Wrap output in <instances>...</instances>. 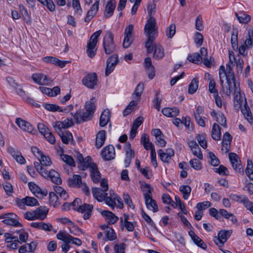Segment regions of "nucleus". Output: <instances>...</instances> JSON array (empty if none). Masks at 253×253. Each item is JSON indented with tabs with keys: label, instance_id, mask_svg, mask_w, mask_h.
I'll return each mask as SVG.
<instances>
[{
	"label": "nucleus",
	"instance_id": "obj_1",
	"mask_svg": "<svg viewBox=\"0 0 253 253\" xmlns=\"http://www.w3.org/2000/svg\"><path fill=\"white\" fill-rule=\"evenodd\" d=\"M96 99L92 97L89 101H86L84 105L85 111L78 110L74 115V118L77 124L88 121L93 117L96 109Z\"/></svg>",
	"mask_w": 253,
	"mask_h": 253
},
{
	"label": "nucleus",
	"instance_id": "obj_2",
	"mask_svg": "<svg viewBox=\"0 0 253 253\" xmlns=\"http://www.w3.org/2000/svg\"><path fill=\"white\" fill-rule=\"evenodd\" d=\"M156 22L155 19L150 17L144 27V33L148 36L145 42V47L147 52L151 53L153 50V43L157 36Z\"/></svg>",
	"mask_w": 253,
	"mask_h": 253
},
{
	"label": "nucleus",
	"instance_id": "obj_3",
	"mask_svg": "<svg viewBox=\"0 0 253 253\" xmlns=\"http://www.w3.org/2000/svg\"><path fill=\"white\" fill-rule=\"evenodd\" d=\"M144 188L147 190V192L143 194L147 208L154 212H157L158 211V207L155 200L152 199V188L149 184H145L144 185Z\"/></svg>",
	"mask_w": 253,
	"mask_h": 253
},
{
	"label": "nucleus",
	"instance_id": "obj_4",
	"mask_svg": "<svg viewBox=\"0 0 253 253\" xmlns=\"http://www.w3.org/2000/svg\"><path fill=\"white\" fill-rule=\"evenodd\" d=\"M102 31L98 30L94 33L90 37L86 46V52L88 56L92 58L96 54L97 48L96 46L98 42V39L100 36Z\"/></svg>",
	"mask_w": 253,
	"mask_h": 253
},
{
	"label": "nucleus",
	"instance_id": "obj_5",
	"mask_svg": "<svg viewBox=\"0 0 253 253\" xmlns=\"http://www.w3.org/2000/svg\"><path fill=\"white\" fill-rule=\"evenodd\" d=\"M234 89V106L238 111L240 108L247 103L246 98L244 94H241L240 88L237 86L236 84L233 85Z\"/></svg>",
	"mask_w": 253,
	"mask_h": 253
},
{
	"label": "nucleus",
	"instance_id": "obj_6",
	"mask_svg": "<svg viewBox=\"0 0 253 253\" xmlns=\"http://www.w3.org/2000/svg\"><path fill=\"white\" fill-rule=\"evenodd\" d=\"M103 45L106 54L113 53L116 49V45L114 42V35L111 31H107L104 37Z\"/></svg>",
	"mask_w": 253,
	"mask_h": 253
},
{
	"label": "nucleus",
	"instance_id": "obj_7",
	"mask_svg": "<svg viewBox=\"0 0 253 253\" xmlns=\"http://www.w3.org/2000/svg\"><path fill=\"white\" fill-rule=\"evenodd\" d=\"M4 224L15 227H21L22 224L17 220V216L13 213H8L0 216Z\"/></svg>",
	"mask_w": 253,
	"mask_h": 253
},
{
	"label": "nucleus",
	"instance_id": "obj_8",
	"mask_svg": "<svg viewBox=\"0 0 253 253\" xmlns=\"http://www.w3.org/2000/svg\"><path fill=\"white\" fill-rule=\"evenodd\" d=\"M56 237L58 240L63 241L64 242H72L77 246H80L82 244V241L80 239L72 236L65 230H60L56 235Z\"/></svg>",
	"mask_w": 253,
	"mask_h": 253
},
{
	"label": "nucleus",
	"instance_id": "obj_9",
	"mask_svg": "<svg viewBox=\"0 0 253 253\" xmlns=\"http://www.w3.org/2000/svg\"><path fill=\"white\" fill-rule=\"evenodd\" d=\"M41 173L42 176L46 179H50L52 182L57 184L61 183L62 180L59 174L54 169H51L49 171L44 170L41 171Z\"/></svg>",
	"mask_w": 253,
	"mask_h": 253
},
{
	"label": "nucleus",
	"instance_id": "obj_10",
	"mask_svg": "<svg viewBox=\"0 0 253 253\" xmlns=\"http://www.w3.org/2000/svg\"><path fill=\"white\" fill-rule=\"evenodd\" d=\"M229 158L234 169L242 174H244V169L238 155L235 153H230Z\"/></svg>",
	"mask_w": 253,
	"mask_h": 253
},
{
	"label": "nucleus",
	"instance_id": "obj_11",
	"mask_svg": "<svg viewBox=\"0 0 253 253\" xmlns=\"http://www.w3.org/2000/svg\"><path fill=\"white\" fill-rule=\"evenodd\" d=\"M16 202L17 205L21 209H23L25 205L30 207L39 205V203L36 198L29 196L22 199H17Z\"/></svg>",
	"mask_w": 253,
	"mask_h": 253
},
{
	"label": "nucleus",
	"instance_id": "obj_12",
	"mask_svg": "<svg viewBox=\"0 0 253 253\" xmlns=\"http://www.w3.org/2000/svg\"><path fill=\"white\" fill-rule=\"evenodd\" d=\"M15 123L21 129L31 134H35L36 132V130L30 123L21 118H17Z\"/></svg>",
	"mask_w": 253,
	"mask_h": 253
},
{
	"label": "nucleus",
	"instance_id": "obj_13",
	"mask_svg": "<svg viewBox=\"0 0 253 253\" xmlns=\"http://www.w3.org/2000/svg\"><path fill=\"white\" fill-rule=\"evenodd\" d=\"M230 230H221L218 233V237H215L214 242L219 247H222L231 234Z\"/></svg>",
	"mask_w": 253,
	"mask_h": 253
},
{
	"label": "nucleus",
	"instance_id": "obj_14",
	"mask_svg": "<svg viewBox=\"0 0 253 253\" xmlns=\"http://www.w3.org/2000/svg\"><path fill=\"white\" fill-rule=\"evenodd\" d=\"M229 198L235 202L242 203L244 206L248 210L251 205H252V202L250 201L246 195H238L234 194H231L229 196Z\"/></svg>",
	"mask_w": 253,
	"mask_h": 253
},
{
	"label": "nucleus",
	"instance_id": "obj_15",
	"mask_svg": "<svg viewBox=\"0 0 253 253\" xmlns=\"http://www.w3.org/2000/svg\"><path fill=\"white\" fill-rule=\"evenodd\" d=\"M97 77L95 73L89 74L83 79V84L90 88H94L97 85Z\"/></svg>",
	"mask_w": 253,
	"mask_h": 253
},
{
	"label": "nucleus",
	"instance_id": "obj_16",
	"mask_svg": "<svg viewBox=\"0 0 253 253\" xmlns=\"http://www.w3.org/2000/svg\"><path fill=\"white\" fill-rule=\"evenodd\" d=\"M32 79L36 83L40 85H48L52 82L46 75L40 73L33 74Z\"/></svg>",
	"mask_w": 253,
	"mask_h": 253
},
{
	"label": "nucleus",
	"instance_id": "obj_17",
	"mask_svg": "<svg viewBox=\"0 0 253 253\" xmlns=\"http://www.w3.org/2000/svg\"><path fill=\"white\" fill-rule=\"evenodd\" d=\"M101 155L103 159L106 161L113 159L115 155L114 147L112 145L106 146L101 151Z\"/></svg>",
	"mask_w": 253,
	"mask_h": 253
},
{
	"label": "nucleus",
	"instance_id": "obj_18",
	"mask_svg": "<svg viewBox=\"0 0 253 253\" xmlns=\"http://www.w3.org/2000/svg\"><path fill=\"white\" fill-rule=\"evenodd\" d=\"M93 209V206L91 204H84L78 207L77 211L82 213H84L83 218L86 220L90 218Z\"/></svg>",
	"mask_w": 253,
	"mask_h": 253
},
{
	"label": "nucleus",
	"instance_id": "obj_19",
	"mask_svg": "<svg viewBox=\"0 0 253 253\" xmlns=\"http://www.w3.org/2000/svg\"><path fill=\"white\" fill-rule=\"evenodd\" d=\"M37 243L35 241L30 243H26L20 246L18 250L19 253H35L37 246Z\"/></svg>",
	"mask_w": 253,
	"mask_h": 253
},
{
	"label": "nucleus",
	"instance_id": "obj_20",
	"mask_svg": "<svg viewBox=\"0 0 253 253\" xmlns=\"http://www.w3.org/2000/svg\"><path fill=\"white\" fill-rule=\"evenodd\" d=\"M158 155L161 160L165 163H169L172 156L174 155V151L171 149L167 150V152H164L162 149L158 151Z\"/></svg>",
	"mask_w": 253,
	"mask_h": 253
},
{
	"label": "nucleus",
	"instance_id": "obj_21",
	"mask_svg": "<svg viewBox=\"0 0 253 253\" xmlns=\"http://www.w3.org/2000/svg\"><path fill=\"white\" fill-rule=\"evenodd\" d=\"M153 58L159 60L163 58L164 56V49L162 45L159 44L155 43L154 41L153 43Z\"/></svg>",
	"mask_w": 253,
	"mask_h": 253
},
{
	"label": "nucleus",
	"instance_id": "obj_22",
	"mask_svg": "<svg viewBox=\"0 0 253 253\" xmlns=\"http://www.w3.org/2000/svg\"><path fill=\"white\" fill-rule=\"evenodd\" d=\"M116 2L115 0H109L108 1L104 14V18H108L113 15L116 8Z\"/></svg>",
	"mask_w": 253,
	"mask_h": 253
},
{
	"label": "nucleus",
	"instance_id": "obj_23",
	"mask_svg": "<svg viewBox=\"0 0 253 253\" xmlns=\"http://www.w3.org/2000/svg\"><path fill=\"white\" fill-rule=\"evenodd\" d=\"M92 194L94 198L99 202H102L104 200L107 194L106 191L99 188H93L92 189Z\"/></svg>",
	"mask_w": 253,
	"mask_h": 253
},
{
	"label": "nucleus",
	"instance_id": "obj_24",
	"mask_svg": "<svg viewBox=\"0 0 253 253\" xmlns=\"http://www.w3.org/2000/svg\"><path fill=\"white\" fill-rule=\"evenodd\" d=\"M43 62L48 63H52L60 68L64 67L66 63V61H61L56 57L53 56H46L42 58Z\"/></svg>",
	"mask_w": 253,
	"mask_h": 253
},
{
	"label": "nucleus",
	"instance_id": "obj_25",
	"mask_svg": "<svg viewBox=\"0 0 253 253\" xmlns=\"http://www.w3.org/2000/svg\"><path fill=\"white\" fill-rule=\"evenodd\" d=\"M101 214L103 216L105 217L106 221L110 224H114L119 219L118 217L109 211H104L101 212Z\"/></svg>",
	"mask_w": 253,
	"mask_h": 253
},
{
	"label": "nucleus",
	"instance_id": "obj_26",
	"mask_svg": "<svg viewBox=\"0 0 253 253\" xmlns=\"http://www.w3.org/2000/svg\"><path fill=\"white\" fill-rule=\"evenodd\" d=\"M90 173L92 181L94 183H98L101 177V174L98 169L97 165L94 163L91 165Z\"/></svg>",
	"mask_w": 253,
	"mask_h": 253
},
{
	"label": "nucleus",
	"instance_id": "obj_27",
	"mask_svg": "<svg viewBox=\"0 0 253 253\" xmlns=\"http://www.w3.org/2000/svg\"><path fill=\"white\" fill-rule=\"evenodd\" d=\"M111 114L109 110L105 109L102 113L99 120V125L101 127H104L107 125L110 120Z\"/></svg>",
	"mask_w": 253,
	"mask_h": 253
},
{
	"label": "nucleus",
	"instance_id": "obj_28",
	"mask_svg": "<svg viewBox=\"0 0 253 253\" xmlns=\"http://www.w3.org/2000/svg\"><path fill=\"white\" fill-rule=\"evenodd\" d=\"M82 182L81 176L75 174L68 179V185L72 187L80 188L82 185Z\"/></svg>",
	"mask_w": 253,
	"mask_h": 253
},
{
	"label": "nucleus",
	"instance_id": "obj_29",
	"mask_svg": "<svg viewBox=\"0 0 253 253\" xmlns=\"http://www.w3.org/2000/svg\"><path fill=\"white\" fill-rule=\"evenodd\" d=\"M106 139V132L104 130H100L96 135V147L100 148L105 142Z\"/></svg>",
	"mask_w": 253,
	"mask_h": 253
},
{
	"label": "nucleus",
	"instance_id": "obj_30",
	"mask_svg": "<svg viewBox=\"0 0 253 253\" xmlns=\"http://www.w3.org/2000/svg\"><path fill=\"white\" fill-rule=\"evenodd\" d=\"M162 112L163 115L166 117H174L178 115L179 110L177 107H168L163 109Z\"/></svg>",
	"mask_w": 253,
	"mask_h": 253
},
{
	"label": "nucleus",
	"instance_id": "obj_31",
	"mask_svg": "<svg viewBox=\"0 0 253 253\" xmlns=\"http://www.w3.org/2000/svg\"><path fill=\"white\" fill-rule=\"evenodd\" d=\"M232 139V137L229 132H226L224 134L222 139V146L225 148L226 152L229 150Z\"/></svg>",
	"mask_w": 253,
	"mask_h": 253
},
{
	"label": "nucleus",
	"instance_id": "obj_32",
	"mask_svg": "<svg viewBox=\"0 0 253 253\" xmlns=\"http://www.w3.org/2000/svg\"><path fill=\"white\" fill-rule=\"evenodd\" d=\"M241 112L245 117V119L248 121L249 123L252 124L253 122V118L252 117V113L247 103L246 105L242 106L240 108Z\"/></svg>",
	"mask_w": 253,
	"mask_h": 253
},
{
	"label": "nucleus",
	"instance_id": "obj_33",
	"mask_svg": "<svg viewBox=\"0 0 253 253\" xmlns=\"http://www.w3.org/2000/svg\"><path fill=\"white\" fill-rule=\"evenodd\" d=\"M141 142L147 150H151L153 148H155L152 142H150L148 135L146 133H143L142 135Z\"/></svg>",
	"mask_w": 253,
	"mask_h": 253
},
{
	"label": "nucleus",
	"instance_id": "obj_34",
	"mask_svg": "<svg viewBox=\"0 0 253 253\" xmlns=\"http://www.w3.org/2000/svg\"><path fill=\"white\" fill-rule=\"evenodd\" d=\"M48 210L45 207H40L35 210L37 219L43 220L48 213Z\"/></svg>",
	"mask_w": 253,
	"mask_h": 253
},
{
	"label": "nucleus",
	"instance_id": "obj_35",
	"mask_svg": "<svg viewBox=\"0 0 253 253\" xmlns=\"http://www.w3.org/2000/svg\"><path fill=\"white\" fill-rule=\"evenodd\" d=\"M35 149L37 150V153L40 156V158H39V160L41 164L43 166H50L52 163L50 158L47 156H44L42 153L39 151L37 148H35Z\"/></svg>",
	"mask_w": 253,
	"mask_h": 253
},
{
	"label": "nucleus",
	"instance_id": "obj_36",
	"mask_svg": "<svg viewBox=\"0 0 253 253\" xmlns=\"http://www.w3.org/2000/svg\"><path fill=\"white\" fill-rule=\"evenodd\" d=\"M225 73L227 75V83L233 82V84L235 83V79L234 72L229 64L226 65Z\"/></svg>",
	"mask_w": 253,
	"mask_h": 253
},
{
	"label": "nucleus",
	"instance_id": "obj_37",
	"mask_svg": "<svg viewBox=\"0 0 253 253\" xmlns=\"http://www.w3.org/2000/svg\"><path fill=\"white\" fill-rule=\"evenodd\" d=\"M211 137L215 140H219L221 137L220 127L216 123H214L212 126Z\"/></svg>",
	"mask_w": 253,
	"mask_h": 253
},
{
	"label": "nucleus",
	"instance_id": "obj_38",
	"mask_svg": "<svg viewBox=\"0 0 253 253\" xmlns=\"http://www.w3.org/2000/svg\"><path fill=\"white\" fill-rule=\"evenodd\" d=\"M200 52L201 60L203 61L204 65L207 67H211V62L207 58L208 53L207 49L205 47H202Z\"/></svg>",
	"mask_w": 253,
	"mask_h": 253
},
{
	"label": "nucleus",
	"instance_id": "obj_39",
	"mask_svg": "<svg viewBox=\"0 0 253 253\" xmlns=\"http://www.w3.org/2000/svg\"><path fill=\"white\" fill-rule=\"evenodd\" d=\"M91 160L92 159L90 156H87L85 158H84V161L79 163V169L84 170L88 167L91 169V165L93 163L91 162Z\"/></svg>",
	"mask_w": 253,
	"mask_h": 253
},
{
	"label": "nucleus",
	"instance_id": "obj_40",
	"mask_svg": "<svg viewBox=\"0 0 253 253\" xmlns=\"http://www.w3.org/2000/svg\"><path fill=\"white\" fill-rule=\"evenodd\" d=\"M245 44L247 48H250L253 46V28L249 30L248 35L245 41Z\"/></svg>",
	"mask_w": 253,
	"mask_h": 253
},
{
	"label": "nucleus",
	"instance_id": "obj_41",
	"mask_svg": "<svg viewBox=\"0 0 253 253\" xmlns=\"http://www.w3.org/2000/svg\"><path fill=\"white\" fill-rule=\"evenodd\" d=\"M192 237V239L193 242L196 244L198 247L201 248L205 250L207 248V246L203 242L202 240H201L198 236H197L194 233H192V234H190Z\"/></svg>",
	"mask_w": 253,
	"mask_h": 253
},
{
	"label": "nucleus",
	"instance_id": "obj_42",
	"mask_svg": "<svg viewBox=\"0 0 253 253\" xmlns=\"http://www.w3.org/2000/svg\"><path fill=\"white\" fill-rule=\"evenodd\" d=\"M235 15L239 20V22L243 24H246L251 20V16L249 15L246 14L244 13H235Z\"/></svg>",
	"mask_w": 253,
	"mask_h": 253
},
{
	"label": "nucleus",
	"instance_id": "obj_43",
	"mask_svg": "<svg viewBox=\"0 0 253 253\" xmlns=\"http://www.w3.org/2000/svg\"><path fill=\"white\" fill-rule=\"evenodd\" d=\"M179 191L183 194V197L187 200L191 192V188L189 185H181L179 187Z\"/></svg>",
	"mask_w": 253,
	"mask_h": 253
},
{
	"label": "nucleus",
	"instance_id": "obj_44",
	"mask_svg": "<svg viewBox=\"0 0 253 253\" xmlns=\"http://www.w3.org/2000/svg\"><path fill=\"white\" fill-rule=\"evenodd\" d=\"M198 88V80L197 78H194L188 87V93L193 94L195 93Z\"/></svg>",
	"mask_w": 253,
	"mask_h": 253
},
{
	"label": "nucleus",
	"instance_id": "obj_45",
	"mask_svg": "<svg viewBox=\"0 0 253 253\" xmlns=\"http://www.w3.org/2000/svg\"><path fill=\"white\" fill-rule=\"evenodd\" d=\"M245 171L249 178L253 180V164L251 160H248L247 161V166Z\"/></svg>",
	"mask_w": 253,
	"mask_h": 253
},
{
	"label": "nucleus",
	"instance_id": "obj_46",
	"mask_svg": "<svg viewBox=\"0 0 253 253\" xmlns=\"http://www.w3.org/2000/svg\"><path fill=\"white\" fill-rule=\"evenodd\" d=\"M29 234L27 232L25 231L24 229H21L19 231V237H18V243L22 244V243H26L28 240Z\"/></svg>",
	"mask_w": 253,
	"mask_h": 253
},
{
	"label": "nucleus",
	"instance_id": "obj_47",
	"mask_svg": "<svg viewBox=\"0 0 253 253\" xmlns=\"http://www.w3.org/2000/svg\"><path fill=\"white\" fill-rule=\"evenodd\" d=\"M43 106L44 108L49 111L51 112H62L63 110L61 109V108L58 105H57L56 104H48V103H44L43 104Z\"/></svg>",
	"mask_w": 253,
	"mask_h": 253
},
{
	"label": "nucleus",
	"instance_id": "obj_48",
	"mask_svg": "<svg viewBox=\"0 0 253 253\" xmlns=\"http://www.w3.org/2000/svg\"><path fill=\"white\" fill-rule=\"evenodd\" d=\"M116 238V235L115 231L112 228H109L106 231L105 237L103 238L104 241H106L108 240L113 241Z\"/></svg>",
	"mask_w": 253,
	"mask_h": 253
},
{
	"label": "nucleus",
	"instance_id": "obj_49",
	"mask_svg": "<svg viewBox=\"0 0 253 253\" xmlns=\"http://www.w3.org/2000/svg\"><path fill=\"white\" fill-rule=\"evenodd\" d=\"M60 157L63 161L67 164L71 166V167H75L76 165L75 161L71 156L66 154H61L60 155Z\"/></svg>",
	"mask_w": 253,
	"mask_h": 253
},
{
	"label": "nucleus",
	"instance_id": "obj_50",
	"mask_svg": "<svg viewBox=\"0 0 253 253\" xmlns=\"http://www.w3.org/2000/svg\"><path fill=\"white\" fill-rule=\"evenodd\" d=\"M49 200L50 205H52L53 207H55L59 205V202L58 201V196L54 192H51L49 193Z\"/></svg>",
	"mask_w": 253,
	"mask_h": 253
},
{
	"label": "nucleus",
	"instance_id": "obj_51",
	"mask_svg": "<svg viewBox=\"0 0 253 253\" xmlns=\"http://www.w3.org/2000/svg\"><path fill=\"white\" fill-rule=\"evenodd\" d=\"M231 42L233 49H237L238 45V34L236 31H233L231 35Z\"/></svg>",
	"mask_w": 253,
	"mask_h": 253
},
{
	"label": "nucleus",
	"instance_id": "obj_52",
	"mask_svg": "<svg viewBox=\"0 0 253 253\" xmlns=\"http://www.w3.org/2000/svg\"><path fill=\"white\" fill-rule=\"evenodd\" d=\"M196 139L200 146L205 149L207 147V143L206 140L205 134H198Z\"/></svg>",
	"mask_w": 253,
	"mask_h": 253
},
{
	"label": "nucleus",
	"instance_id": "obj_53",
	"mask_svg": "<svg viewBox=\"0 0 253 253\" xmlns=\"http://www.w3.org/2000/svg\"><path fill=\"white\" fill-rule=\"evenodd\" d=\"M59 136L61 137L62 141L64 144H68L69 140L73 137L72 133L68 131L63 132L62 134H60Z\"/></svg>",
	"mask_w": 253,
	"mask_h": 253
},
{
	"label": "nucleus",
	"instance_id": "obj_54",
	"mask_svg": "<svg viewBox=\"0 0 253 253\" xmlns=\"http://www.w3.org/2000/svg\"><path fill=\"white\" fill-rule=\"evenodd\" d=\"M72 6L75 13L80 15L82 14V9L81 7L79 0H72Z\"/></svg>",
	"mask_w": 253,
	"mask_h": 253
},
{
	"label": "nucleus",
	"instance_id": "obj_55",
	"mask_svg": "<svg viewBox=\"0 0 253 253\" xmlns=\"http://www.w3.org/2000/svg\"><path fill=\"white\" fill-rule=\"evenodd\" d=\"M110 192V196L107 197L106 196L104 201L106 204L110 206L112 209H114L115 206L116 205V202L114 201L113 197L114 196L113 193L112 194L111 191Z\"/></svg>",
	"mask_w": 253,
	"mask_h": 253
},
{
	"label": "nucleus",
	"instance_id": "obj_56",
	"mask_svg": "<svg viewBox=\"0 0 253 253\" xmlns=\"http://www.w3.org/2000/svg\"><path fill=\"white\" fill-rule=\"evenodd\" d=\"M4 237L5 238V241L7 243L10 244L12 242L18 241V237L14 236L11 233H5L4 235Z\"/></svg>",
	"mask_w": 253,
	"mask_h": 253
},
{
	"label": "nucleus",
	"instance_id": "obj_57",
	"mask_svg": "<svg viewBox=\"0 0 253 253\" xmlns=\"http://www.w3.org/2000/svg\"><path fill=\"white\" fill-rule=\"evenodd\" d=\"M175 25L173 24H170L166 30V34L168 38H172L175 34Z\"/></svg>",
	"mask_w": 253,
	"mask_h": 253
},
{
	"label": "nucleus",
	"instance_id": "obj_58",
	"mask_svg": "<svg viewBox=\"0 0 253 253\" xmlns=\"http://www.w3.org/2000/svg\"><path fill=\"white\" fill-rule=\"evenodd\" d=\"M59 220L63 224H68L71 225V227L77 229L78 231H81V229L80 228L77 227L76 224L73 222L70 219L67 217L61 218L59 219Z\"/></svg>",
	"mask_w": 253,
	"mask_h": 253
},
{
	"label": "nucleus",
	"instance_id": "obj_59",
	"mask_svg": "<svg viewBox=\"0 0 253 253\" xmlns=\"http://www.w3.org/2000/svg\"><path fill=\"white\" fill-rule=\"evenodd\" d=\"M187 60L194 63H197L201 60L200 55L198 53H195L193 55H189Z\"/></svg>",
	"mask_w": 253,
	"mask_h": 253
},
{
	"label": "nucleus",
	"instance_id": "obj_60",
	"mask_svg": "<svg viewBox=\"0 0 253 253\" xmlns=\"http://www.w3.org/2000/svg\"><path fill=\"white\" fill-rule=\"evenodd\" d=\"M191 166L195 169L198 170L202 169V164L199 160L194 159L190 161Z\"/></svg>",
	"mask_w": 253,
	"mask_h": 253
},
{
	"label": "nucleus",
	"instance_id": "obj_61",
	"mask_svg": "<svg viewBox=\"0 0 253 253\" xmlns=\"http://www.w3.org/2000/svg\"><path fill=\"white\" fill-rule=\"evenodd\" d=\"M209 158L212 166H216L219 164V160L212 152H210L209 153Z\"/></svg>",
	"mask_w": 253,
	"mask_h": 253
},
{
	"label": "nucleus",
	"instance_id": "obj_62",
	"mask_svg": "<svg viewBox=\"0 0 253 253\" xmlns=\"http://www.w3.org/2000/svg\"><path fill=\"white\" fill-rule=\"evenodd\" d=\"M126 245L121 243L120 244H116L114 246V251L115 253H125V250Z\"/></svg>",
	"mask_w": 253,
	"mask_h": 253
},
{
	"label": "nucleus",
	"instance_id": "obj_63",
	"mask_svg": "<svg viewBox=\"0 0 253 253\" xmlns=\"http://www.w3.org/2000/svg\"><path fill=\"white\" fill-rule=\"evenodd\" d=\"M144 89V84L142 83H139L137 86L136 87L134 91V95H135L137 97H139Z\"/></svg>",
	"mask_w": 253,
	"mask_h": 253
},
{
	"label": "nucleus",
	"instance_id": "obj_64",
	"mask_svg": "<svg viewBox=\"0 0 253 253\" xmlns=\"http://www.w3.org/2000/svg\"><path fill=\"white\" fill-rule=\"evenodd\" d=\"M216 121L222 126L226 127V120L224 114L222 113L218 114V116L216 117Z\"/></svg>",
	"mask_w": 253,
	"mask_h": 253
}]
</instances>
